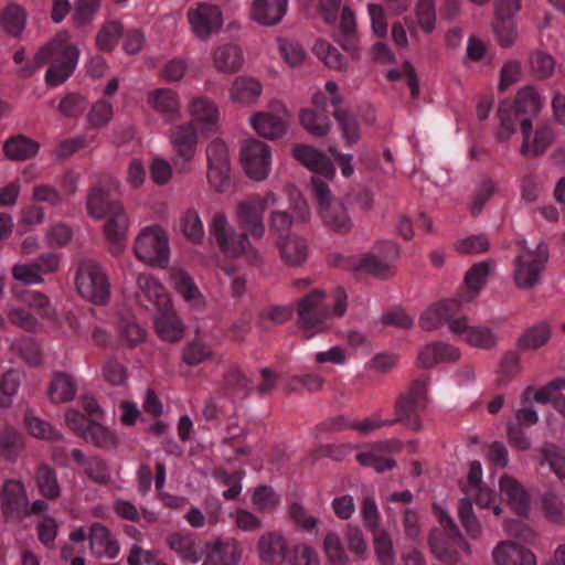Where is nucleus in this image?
Masks as SVG:
<instances>
[{
	"label": "nucleus",
	"mask_w": 565,
	"mask_h": 565,
	"mask_svg": "<svg viewBox=\"0 0 565 565\" xmlns=\"http://www.w3.org/2000/svg\"><path fill=\"white\" fill-rule=\"evenodd\" d=\"M276 246L284 264L288 267H301L309 257V246L306 238L299 235L286 236Z\"/></svg>",
	"instance_id": "20"
},
{
	"label": "nucleus",
	"mask_w": 565,
	"mask_h": 565,
	"mask_svg": "<svg viewBox=\"0 0 565 565\" xmlns=\"http://www.w3.org/2000/svg\"><path fill=\"white\" fill-rule=\"evenodd\" d=\"M292 156L311 171L332 179L335 168L329 157L308 145L299 143L292 148Z\"/></svg>",
	"instance_id": "16"
},
{
	"label": "nucleus",
	"mask_w": 565,
	"mask_h": 565,
	"mask_svg": "<svg viewBox=\"0 0 565 565\" xmlns=\"http://www.w3.org/2000/svg\"><path fill=\"white\" fill-rule=\"evenodd\" d=\"M493 268L494 262L491 259L473 264L469 268L463 278L461 294L465 301H470L479 295Z\"/></svg>",
	"instance_id": "22"
},
{
	"label": "nucleus",
	"mask_w": 565,
	"mask_h": 565,
	"mask_svg": "<svg viewBox=\"0 0 565 565\" xmlns=\"http://www.w3.org/2000/svg\"><path fill=\"white\" fill-rule=\"evenodd\" d=\"M207 181L217 192H225L231 184V162L226 145L218 139L206 148Z\"/></svg>",
	"instance_id": "9"
},
{
	"label": "nucleus",
	"mask_w": 565,
	"mask_h": 565,
	"mask_svg": "<svg viewBox=\"0 0 565 565\" xmlns=\"http://www.w3.org/2000/svg\"><path fill=\"white\" fill-rule=\"evenodd\" d=\"M548 256V247L545 243H540L535 250H527V257L524 254H518L513 260L515 286L524 290L534 288L541 280Z\"/></svg>",
	"instance_id": "5"
},
{
	"label": "nucleus",
	"mask_w": 565,
	"mask_h": 565,
	"mask_svg": "<svg viewBox=\"0 0 565 565\" xmlns=\"http://www.w3.org/2000/svg\"><path fill=\"white\" fill-rule=\"evenodd\" d=\"M460 356L459 350L444 342L427 344L419 352L417 363L423 369H430L443 362H454Z\"/></svg>",
	"instance_id": "25"
},
{
	"label": "nucleus",
	"mask_w": 565,
	"mask_h": 565,
	"mask_svg": "<svg viewBox=\"0 0 565 565\" xmlns=\"http://www.w3.org/2000/svg\"><path fill=\"white\" fill-rule=\"evenodd\" d=\"M458 516L461 525L470 539L477 540L482 534V526L473 513L472 502L468 498H462L458 504Z\"/></svg>",
	"instance_id": "49"
},
{
	"label": "nucleus",
	"mask_w": 565,
	"mask_h": 565,
	"mask_svg": "<svg viewBox=\"0 0 565 565\" xmlns=\"http://www.w3.org/2000/svg\"><path fill=\"white\" fill-rule=\"evenodd\" d=\"M24 422L34 437L52 441L62 439V435L51 424L33 416L30 412L24 414Z\"/></svg>",
	"instance_id": "59"
},
{
	"label": "nucleus",
	"mask_w": 565,
	"mask_h": 565,
	"mask_svg": "<svg viewBox=\"0 0 565 565\" xmlns=\"http://www.w3.org/2000/svg\"><path fill=\"white\" fill-rule=\"evenodd\" d=\"M552 329L548 322L542 321L527 328L518 339L516 345L522 351L537 350L551 339Z\"/></svg>",
	"instance_id": "33"
},
{
	"label": "nucleus",
	"mask_w": 565,
	"mask_h": 565,
	"mask_svg": "<svg viewBox=\"0 0 565 565\" xmlns=\"http://www.w3.org/2000/svg\"><path fill=\"white\" fill-rule=\"evenodd\" d=\"M532 74L537 79H545L553 75L555 68L554 57L543 51H535L529 58Z\"/></svg>",
	"instance_id": "58"
},
{
	"label": "nucleus",
	"mask_w": 565,
	"mask_h": 565,
	"mask_svg": "<svg viewBox=\"0 0 565 565\" xmlns=\"http://www.w3.org/2000/svg\"><path fill=\"white\" fill-rule=\"evenodd\" d=\"M462 301L465 300L460 296V299H447L433 305L441 321L448 323L451 332L459 334L467 328V318L454 319V316L459 311Z\"/></svg>",
	"instance_id": "34"
},
{
	"label": "nucleus",
	"mask_w": 565,
	"mask_h": 565,
	"mask_svg": "<svg viewBox=\"0 0 565 565\" xmlns=\"http://www.w3.org/2000/svg\"><path fill=\"white\" fill-rule=\"evenodd\" d=\"M104 225V235L109 246V252L114 256L120 255L126 246L129 218L124 205L115 207L113 213L106 215Z\"/></svg>",
	"instance_id": "14"
},
{
	"label": "nucleus",
	"mask_w": 565,
	"mask_h": 565,
	"mask_svg": "<svg viewBox=\"0 0 565 565\" xmlns=\"http://www.w3.org/2000/svg\"><path fill=\"white\" fill-rule=\"evenodd\" d=\"M299 120L303 129L315 137H326L331 130V122L327 115L313 109H301Z\"/></svg>",
	"instance_id": "41"
},
{
	"label": "nucleus",
	"mask_w": 565,
	"mask_h": 565,
	"mask_svg": "<svg viewBox=\"0 0 565 565\" xmlns=\"http://www.w3.org/2000/svg\"><path fill=\"white\" fill-rule=\"evenodd\" d=\"M191 114L196 121L215 125L217 121L216 106L203 97L194 98L191 104Z\"/></svg>",
	"instance_id": "61"
},
{
	"label": "nucleus",
	"mask_w": 565,
	"mask_h": 565,
	"mask_svg": "<svg viewBox=\"0 0 565 565\" xmlns=\"http://www.w3.org/2000/svg\"><path fill=\"white\" fill-rule=\"evenodd\" d=\"M288 0H254L250 17L258 24H278L286 14Z\"/></svg>",
	"instance_id": "23"
},
{
	"label": "nucleus",
	"mask_w": 565,
	"mask_h": 565,
	"mask_svg": "<svg viewBox=\"0 0 565 565\" xmlns=\"http://www.w3.org/2000/svg\"><path fill=\"white\" fill-rule=\"evenodd\" d=\"M188 17L194 33L202 40H207L223 24L222 12L216 6L199 4L195 10L189 11Z\"/></svg>",
	"instance_id": "15"
},
{
	"label": "nucleus",
	"mask_w": 565,
	"mask_h": 565,
	"mask_svg": "<svg viewBox=\"0 0 565 565\" xmlns=\"http://www.w3.org/2000/svg\"><path fill=\"white\" fill-rule=\"evenodd\" d=\"M334 39L344 51L356 57V23L354 13L349 7H344L342 10L339 33L334 36Z\"/></svg>",
	"instance_id": "30"
},
{
	"label": "nucleus",
	"mask_w": 565,
	"mask_h": 565,
	"mask_svg": "<svg viewBox=\"0 0 565 565\" xmlns=\"http://www.w3.org/2000/svg\"><path fill=\"white\" fill-rule=\"evenodd\" d=\"M180 228L186 239L194 244L202 243L204 238V227L202 221L194 209H189L180 218Z\"/></svg>",
	"instance_id": "52"
},
{
	"label": "nucleus",
	"mask_w": 565,
	"mask_h": 565,
	"mask_svg": "<svg viewBox=\"0 0 565 565\" xmlns=\"http://www.w3.org/2000/svg\"><path fill=\"white\" fill-rule=\"evenodd\" d=\"M492 557L497 565H536L534 553L514 542H500Z\"/></svg>",
	"instance_id": "19"
},
{
	"label": "nucleus",
	"mask_w": 565,
	"mask_h": 565,
	"mask_svg": "<svg viewBox=\"0 0 565 565\" xmlns=\"http://www.w3.org/2000/svg\"><path fill=\"white\" fill-rule=\"evenodd\" d=\"M167 544L183 559L191 563L200 561V555L195 550V541L190 534L172 533L167 537Z\"/></svg>",
	"instance_id": "46"
},
{
	"label": "nucleus",
	"mask_w": 565,
	"mask_h": 565,
	"mask_svg": "<svg viewBox=\"0 0 565 565\" xmlns=\"http://www.w3.org/2000/svg\"><path fill=\"white\" fill-rule=\"evenodd\" d=\"M256 550L262 562L273 565L285 561L288 545L280 532L271 531L259 536Z\"/></svg>",
	"instance_id": "17"
},
{
	"label": "nucleus",
	"mask_w": 565,
	"mask_h": 565,
	"mask_svg": "<svg viewBox=\"0 0 565 565\" xmlns=\"http://www.w3.org/2000/svg\"><path fill=\"white\" fill-rule=\"evenodd\" d=\"M351 204V195L345 194L341 199L320 207L318 211L322 224L335 234H348L353 228V221L349 214L348 205Z\"/></svg>",
	"instance_id": "13"
},
{
	"label": "nucleus",
	"mask_w": 565,
	"mask_h": 565,
	"mask_svg": "<svg viewBox=\"0 0 565 565\" xmlns=\"http://www.w3.org/2000/svg\"><path fill=\"white\" fill-rule=\"evenodd\" d=\"M271 152L267 143L256 140H246L241 149V161L246 174L255 180L262 181L268 177Z\"/></svg>",
	"instance_id": "10"
},
{
	"label": "nucleus",
	"mask_w": 565,
	"mask_h": 565,
	"mask_svg": "<svg viewBox=\"0 0 565 565\" xmlns=\"http://www.w3.org/2000/svg\"><path fill=\"white\" fill-rule=\"evenodd\" d=\"M428 545L431 553L439 561L448 564L456 565L460 561L458 551L450 548L448 542L444 539L443 533L438 529H433L428 535Z\"/></svg>",
	"instance_id": "42"
},
{
	"label": "nucleus",
	"mask_w": 565,
	"mask_h": 565,
	"mask_svg": "<svg viewBox=\"0 0 565 565\" xmlns=\"http://www.w3.org/2000/svg\"><path fill=\"white\" fill-rule=\"evenodd\" d=\"M36 482L41 493L52 500L60 497L61 489L55 471L46 465H41L36 471Z\"/></svg>",
	"instance_id": "55"
},
{
	"label": "nucleus",
	"mask_w": 565,
	"mask_h": 565,
	"mask_svg": "<svg viewBox=\"0 0 565 565\" xmlns=\"http://www.w3.org/2000/svg\"><path fill=\"white\" fill-rule=\"evenodd\" d=\"M324 552L332 565H347L349 558L338 534L329 532L323 540Z\"/></svg>",
	"instance_id": "62"
},
{
	"label": "nucleus",
	"mask_w": 565,
	"mask_h": 565,
	"mask_svg": "<svg viewBox=\"0 0 565 565\" xmlns=\"http://www.w3.org/2000/svg\"><path fill=\"white\" fill-rule=\"evenodd\" d=\"M262 94V85L252 77H237L231 88V97L242 104L254 103Z\"/></svg>",
	"instance_id": "40"
},
{
	"label": "nucleus",
	"mask_w": 565,
	"mask_h": 565,
	"mask_svg": "<svg viewBox=\"0 0 565 565\" xmlns=\"http://www.w3.org/2000/svg\"><path fill=\"white\" fill-rule=\"evenodd\" d=\"M118 329L121 340H124L129 348L136 347L146 338V330L137 323L132 316L120 317Z\"/></svg>",
	"instance_id": "54"
},
{
	"label": "nucleus",
	"mask_w": 565,
	"mask_h": 565,
	"mask_svg": "<svg viewBox=\"0 0 565 565\" xmlns=\"http://www.w3.org/2000/svg\"><path fill=\"white\" fill-rule=\"evenodd\" d=\"M252 502L256 507L257 511L264 513L277 508L279 504V497L271 487L260 484L254 489Z\"/></svg>",
	"instance_id": "60"
},
{
	"label": "nucleus",
	"mask_w": 565,
	"mask_h": 565,
	"mask_svg": "<svg viewBox=\"0 0 565 565\" xmlns=\"http://www.w3.org/2000/svg\"><path fill=\"white\" fill-rule=\"evenodd\" d=\"M81 436L99 448L115 449L118 445L116 435L95 420L86 425Z\"/></svg>",
	"instance_id": "38"
},
{
	"label": "nucleus",
	"mask_w": 565,
	"mask_h": 565,
	"mask_svg": "<svg viewBox=\"0 0 565 565\" xmlns=\"http://www.w3.org/2000/svg\"><path fill=\"white\" fill-rule=\"evenodd\" d=\"M75 284L79 295L95 305H105L109 298V284L100 266L92 260L78 266Z\"/></svg>",
	"instance_id": "7"
},
{
	"label": "nucleus",
	"mask_w": 565,
	"mask_h": 565,
	"mask_svg": "<svg viewBox=\"0 0 565 565\" xmlns=\"http://www.w3.org/2000/svg\"><path fill=\"white\" fill-rule=\"evenodd\" d=\"M89 546L94 554L99 556L107 555L115 557L119 552V545L113 539L111 533L107 526L99 522H95L89 529Z\"/></svg>",
	"instance_id": "27"
},
{
	"label": "nucleus",
	"mask_w": 565,
	"mask_h": 565,
	"mask_svg": "<svg viewBox=\"0 0 565 565\" xmlns=\"http://www.w3.org/2000/svg\"><path fill=\"white\" fill-rule=\"evenodd\" d=\"M148 102L156 111L163 115L169 121H173L180 116L178 95L169 88H158L150 93Z\"/></svg>",
	"instance_id": "29"
},
{
	"label": "nucleus",
	"mask_w": 565,
	"mask_h": 565,
	"mask_svg": "<svg viewBox=\"0 0 565 565\" xmlns=\"http://www.w3.org/2000/svg\"><path fill=\"white\" fill-rule=\"evenodd\" d=\"M326 297L324 290L313 289L297 301L296 326L305 340L329 329L327 320L331 317V310L324 301Z\"/></svg>",
	"instance_id": "2"
},
{
	"label": "nucleus",
	"mask_w": 565,
	"mask_h": 565,
	"mask_svg": "<svg viewBox=\"0 0 565 565\" xmlns=\"http://www.w3.org/2000/svg\"><path fill=\"white\" fill-rule=\"evenodd\" d=\"M24 447L22 435L12 426H6L0 433V455L7 460H14Z\"/></svg>",
	"instance_id": "45"
},
{
	"label": "nucleus",
	"mask_w": 565,
	"mask_h": 565,
	"mask_svg": "<svg viewBox=\"0 0 565 565\" xmlns=\"http://www.w3.org/2000/svg\"><path fill=\"white\" fill-rule=\"evenodd\" d=\"M124 26L118 21L105 23L96 35V45L100 51L111 52L118 43Z\"/></svg>",
	"instance_id": "56"
},
{
	"label": "nucleus",
	"mask_w": 565,
	"mask_h": 565,
	"mask_svg": "<svg viewBox=\"0 0 565 565\" xmlns=\"http://www.w3.org/2000/svg\"><path fill=\"white\" fill-rule=\"evenodd\" d=\"M79 58V49L61 35L42 45L31 61L18 70L22 78L31 77L44 64H49L44 81L50 87L64 84L75 72Z\"/></svg>",
	"instance_id": "1"
},
{
	"label": "nucleus",
	"mask_w": 565,
	"mask_h": 565,
	"mask_svg": "<svg viewBox=\"0 0 565 565\" xmlns=\"http://www.w3.org/2000/svg\"><path fill=\"white\" fill-rule=\"evenodd\" d=\"M354 268L382 280L388 279L395 275L394 266L390 265L371 250L362 255Z\"/></svg>",
	"instance_id": "35"
},
{
	"label": "nucleus",
	"mask_w": 565,
	"mask_h": 565,
	"mask_svg": "<svg viewBox=\"0 0 565 565\" xmlns=\"http://www.w3.org/2000/svg\"><path fill=\"white\" fill-rule=\"evenodd\" d=\"M28 503L24 486L20 481L10 480L4 483L2 512L7 519L25 516Z\"/></svg>",
	"instance_id": "18"
},
{
	"label": "nucleus",
	"mask_w": 565,
	"mask_h": 565,
	"mask_svg": "<svg viewBox=\"0 0 565 565\" xmlns=\"http://www.w3.org/2000/svg\"><path fill=\"white\" fill-rule=\"evenodd\" d=\"M76 386L72 377L63 372H55L47 394L53 403H66L74 398Z\"/></svg>",
	"instance_id": "37"
},
{
	"label": "nucleus",
	"mask_w": 565,
	"mask_h": 565,
	"mask_svg": "<svg viewBox=\"0 0 565 565\" xmlns=\"http://www.w3.org/2000/svg\"><path fill=\"white\" fill-rule=\"evenodd\" d=\"M427 385L426 380H415L409 388L397 397L394 405L395 418L390 419L393 425L401 423L416 431L422 429L418 409L427 401Z\"/></svg>",
	"instance_id": "6"
},
{
	"label": "nucleus",
	"mask_w": 565,
	"mask_h": 565,
	"mask_svg": "<svg viewBox=\"0 0 565 565\" xmlns=\"http://www.w3.org/2000/svg\"><path fill=\"white\" fill-rule=\"evenodd\" d=\"M170 142L175 151L172 158L173 164L181 171L186 170V164L192 161L196 152L198 131L193 122L175 126L170 134Z\"/></svg>",
	"instance_id": "12"
},
{
	"label": "nucleus",
	"mask_w": 565,
	"mask_h": 565,
	"mask_svg": "<svg viewBox=\"0 0 565 565\" xmlns=\"http://www.w3.org/2000/svg\"><path fill=\"white\" fill-rule=\"evenodd\" d=\"M294 216L286 211L275 210L268 216V233L275 239V244L285 239L294 225Z\"/></svg>",
	"instance_id": "47"
},
{
	"label": "nucleus",
	"mask_w": 565,
	"mask_h": 565,
	"mask_svg": "<svg viewBox=\"0 0 565 565\" xmlns=\"http://www.w3.org/2000/svg\"><path fill=\"white\" fill-rule=\"evenodd\" d=\"M2 149L9 160L24 161L36 156L40 145L38 141L19 134L7 139Z\"/></svg>",
	"instance_id": "28"
},
{
	"label": "nucleus",
	"mask_w": 565,
	"mask_h": 565,
	"mask_svg": "<svg viewBox=\"0 0 565 565\" xmlns=\"http://www.w3.org/2000/svg\"><path fill=\"white\" fill-rule=\"evenodd\" d=\"M317 56L323 61L324 65L338 71H344L348 67L344 56L330 43L324 40H318L313 46Z\"/></svg>",
	"instance_id": "53"
},
{
	"label": "nucleus",
	"mask_w": 565,
	"mask_h": 565,
	"mask_svg": "<svg viewBox=\"0 0 565 565\" xmlns=\"http://www.w3.org/2000/svg\"><path fill=\"white\" fill-rule=\"evenodd\" d=\"M541 108V98L533 87L526 86L518 92L513 106L515 115L535 117L540 113Z\"/></svg>",
	"instance_id": "44"
},
{
	"label": "nucleus",
	"mask_w": 565,
	"mask_h": 565,
	"mask_svg": "<svg viewBox=\"0 0 565 565\" xmlns=\"http://www.w3.org/2000/svg\"><path fill=\"white\" fill-rule=\"evenodd\" d=\"M492 30L500 46L510 47L515 43L518 31L513 18H494Z\"/></svg>",
	"instance_id": "57"
},
{
	"label": "nucleus",
	"mask_w": 565,
	"mask_h": 565,
	"mask_svg": "<svg viewBox=\"0 0 565 565\" xmlns=\"http://www.w3.org/2000/svg\"><path fill=\"white\" fill-rule=\"evenodd\" d=\"M214 66L224 74H234L243 65L244 57L242 50L233 44L218 46L213 54Z\"/></svg>",
	"instance_id": "31"
},
{
	"label": "nucleus",
	"mask_w": 565,
	"mask_h": 565,
	"mask_svg": "<svg viewBox=\"0 0 565 565\" xmlns=\"http://www.w3.org/2000/svg\"><path fill=\"white\" fill-rule=\"evenodd\" d=\"M540 454L542 457L541 465L547 462L559 479H565L564 450L554 443L546 441L541 446Z\"/></svg>",
	"instance_id": "51"
},
{
	"label": "nucleus",
	"mask_w": 565,
	"mask_h": 565,
	"mask_svg": "<svg viewBox=\"0 0 565 565\" xmlns=\"http://www.w3.org/2000/svg\"><path fill=\"white\" fill-rule=\"evenodd\" d=\"M465 340L472 347L481 350H491L497 345V334L487 327H469L462 330Z\"/></svg>",
	"instance_id": "50"
},
{
	"label": "nucleus",
	"mask_w": 565,
	"mask_h": 565,
	"mask_svg": "<svg viewBox=\"0 0 565 565\" xmlns=\"http://www.w3.org/2000/svg\"><path fill=\"white\" fill-rule=\"evenodd\" d=\"M347 145H354L361 138L360 125L355 116L347 108H337L332 113Z\"/></svg>",
	"instance_id": "43"
},
{
	"label": "nucleus",
	"mask_w": 565,
	"mask_h": 565,
	"mask_svg": "<svg viewBox=\"0 0 565 565\" xmlns=\"http://www.w3.org/2000/svg\"><path fill=\"white\" fill-rule=\"evenodd\" d=\"M250 125L255 131L264 138L276 139L287 131L286 122L270 113H257L250 118Z\"/></svg>",
	"instance_id": "32"
},
{
	"label": "nucleus",
	"mask_w": 565,
	"mask_h": 565,
	"mask_svg": "<svg viewBox=\"0 0 565 565\" xmlns=\"http://www.w3.org/2000/svg\"><path fill=\"white\" fill-rule=\"evenodd\" d=\"M139 292L137 294L138 302L148 308V303L152 302L158 310H167L170 307V299L164 287L153 277L140 275L138 277Z\"/></svg>",
	"instance_id": "21"
},
{
	"label": "nucleus",
	"mask_w": 565,
	"mask_h": 565,
	"mask_svg": "<svg viewBox=\"0 0 565 565\" xmlns=\"http://www.w3.org/2000/svg\"><path fill=\"white\" fill-rule=\"evenodd\" d=\"M500 491L507 497L509 504L521 516H526L530 509L529 497L522 484L508 475L500 478Z\"/></svg>",
	"instance_id": "26"
},
{
	"label": "nucleus",
	"mask_w": 565,
	"mask_h": 565,
	"mask_svg": "<svg viewBox=\"0 0 565 565\" xmlns=\"http://www.w3.org/2000/svg\"><path fill=\"white\" fill-rule=\"evenodd\" d=\"M264 214L265 211L250 195L239 201L235 207V221L242 231L239 234L255 239L264 238L266 234Z\"/></svg>",
	"instance_id": "11"
},
{
	"label": "nucleus",
	"mask_w": 565,
	"mask_h": 565,
	"mask_svg": "<svg viewBox=\"0 0 565 565\" xmlns=\"http://www.w3.org/2000/svg\"><path fill=\"white\" fill-rule=\"evenodd\" d=\"M0 23L7 34L19 38L25 28L26 13L20 6L9 4L1 12Z\"/></svg>",
	"instance_id": "39"
},
{
	"label": "nucleus",
	"mask_w": 565,
	"mask_h": 565,
	"mask_svg": "<svg viewBox=\"0 0 565 565\" xmlns=\"http://www.w3.org/2000/svg\"><path fill=\"white\" fill-rule=\"evenodd\" d=\"M134 250L139 260L151 266L166 268L169 264V239L159 225L141 230L135 241Z\"/></svg>",
	"instance_id": "4"
},
{
	"label": "nucleus",
	"mask_w": 565,
	"mask_h": 565,
	"mask_svg": "<svg viewBox=\"0 0 565 565\" xmlns=\"http://www.w3.org/2000/svg\"><path fill=\"white\" fill-rule=\"evenodd\" d=\"M160 315L154 318V327L158 334L167 341L177 342L183 335L181 322L171 311V306L167 310H158Z\"/></svg>",
	"instance_id": "36"
},
{
	"label": "nucleus",
	"mask_w": 565,
	"mask_h": 565,
	"mask_svg": "<svg viewBox=\"0 0 565 565\" xmlns=\"http://www.w3.org/2000/svg\"><path fill=\"white\" fill-rule=\"evenodd\" d=\"M205 565L227 564L236 565L242 557V550L234 540L223 542L216 540L214 543H206Z\"/></svg>",
	"instance_id": "24"
},
{
	"label": "nucleus",
	"mask_w": 565,
	"mask_h": 565,
	"mask_svg": "<svg viewBox=\"0 0 565 565\" xmlns=\"http://www.w3.org/2000/svg\"><path fill=\"white\" fill-rule=\"evenodd\" d=\"M374 550L379 562L382 565H393L394 550L388 533L384 530L374 532Z\"/></svg>",
	"instance_id": "63"
},
{
	"label": "nucleus",
	"mask_w": 565,
	"mask_h": 565,
	"mask_svg": "<svg viewBox=\"0 0 565 565\" xmlns=\"http://www.w3.org/2000/svg\"><path fill=\"white\" fill-rule=\"evenodd\" d=\"M211 233L222 252L233 258L245 256L248 264L260 266L263 257L245 234H237L223 213H216L212 220Z\"/></svg>",
	"instance_id": "3"
},
{
	"label": "nucleus",
	"mask_w": 565,
	"mask_h": 565,
	"mask_svg": "<svg viewBox=\"0 0 565 565\" xmlns=\"http://www.w3.org/2000/svg\"><path fill=\"white\" fill-rule=\"evenodd\" d=\"M250 380L242 372L238 366H231L224 374L225 390L234 393H244L247 396L250 392Z\"/></svg>",
	"instance_id": "64"
},
{
	"label": "nucleus",
	"mask_w": 565,
	"mask_h": 565,
	"mask_svg": "<svg viewBox=\"0 0 565 565\" xmlns=\"http://www.w3.org/2000/svg\"><path fill=\"white\" fill-rule=\"evenodd\" d=\"M119 189V181L114 175H104L93 186L88 189L86 195L87 214L95 218L102 220L115 207H121L124 204L111 198V192Z\"/></svg>",
	"instance_id": "8"
},
{
	"label": "nucleus",
	"mask_w": 565,
	"mask_h": 565,
	"mask_svg": "<svg viewBox=\"0 0 565 565\" xmlns=\"http://www.w3.org/2000/svg\"><path fill=\"white\" fill-rule=\"evenodd\" d=\"M497 116L499 117V128L497 139L501 142L508 141L515 132L516 116L513 111V105L509 100H502L498 107Z\"/></svg>",
	"instance_id": "48"
}]
</instances>
